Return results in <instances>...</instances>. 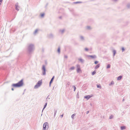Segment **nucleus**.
Here are the masks:
<instances>
[{"label":"nucleus","mask_w":130,"mask_h":130,"mask_svg":"<svg viewBox=\"0 0 130 130\" xmlns=\"http://www.w3.org/2000/svg\"><path fill=\"white\" fill-rule=\"evenodd\" d=\"M34 45L33 44H30L28 45L27 50L29 53H30L34 50Z\"/></svg>","instance_id":"obj_1"},{"label":"nucleus","mask_w":130,"mask_h":130,"mask_svg":"<svg viewBox=\"0 0 130 130\" xmlns=\"http://www.w3.org/2000/svg\"><path fill=\"white\" fill-rule=\"evenodd\" d=\"M42 83V80L39 81L34 86V88L35 89L38 88L41 85Z\"/></svg>","instance_id":"obj_2"},{"label":"nucleus","mask_w":130,"mask_h":130,"mask_svg":"<svg viewBox=\"0 0 130 130\" xmlns=\"http://www.w3.org/2000/svg\"><path fill=\"white\" fill-rule=\"evenodd\" d=\"M48 123L47 122L45 123L43 125V130H47L48 128Z\"/></svg>","instance_id":"obj_3"},{"label":"nucleus","mask_w":130,"mask_h":130,"mask_svg":"<svg viewBox=\"0 0 130 130\" xmlns=\"http://www.w3.org/2000/svg\"><path fill=\"white\" fill-rule=\"evenodd\" d=\"M17 83L19 87L22 86L24 84L23 79H22L21 80L18 82Z\"/></svg>","instance_id":"obj_4"},{"label":"nucleus","mask_w":130,"mask_h":130,"mask_svg":"<svg viewBox=\"0 0 130 130\" xmlns=\"http://www.w3.org/2000/svg\"><path fill=\"white\" fill-rule=\"evenodd\" d=\"M42 75H45L46 74V69L45 68V66L44 65H43L42 68Z\"/></svg>","instance_id":"obj_5"},{"label":"nucleus","mask_w":130,"mask_h":130,"mask_svg":"<svg viewBox=\"0 0 130 130\" xmlns=\"http://www.w3.org/2000/svg\"><path fill=\"white\" fill-rule=\"evenodd\" d=\"M15 9L17 11H19V9L20 7L18 6V3H17L15 5Z\"/></svg>","instance_id":"obj_6"},{"label":"nucleus","mask_w":130,"mask_h":130,"mask_svg":"<svg viewBox=\"0 0 130 130\" xmlns=\"http://www.w3.org/2000/svg\"><path fill=\"white\" fill-rule=\"evenodd\" d=\"M77 73H79L80 71H81V69L80 67V66L78 64L77 65Z\"/></svg>","instance_id":"obj_7"},{"label":"nucleus","mask_w":130,"mask_h":130,"mask_svg":"<svg viewBox=\"0 0 130 130\" xmlns=\"http://www.w3.org/2000/svg\"><path fill=\"white\" fill-rule=\"evenodd\" d=\"M79 38L80 41L82 42H84L85 41V38L83 36H79Z\"/></svg>","instance_id":"obj_8"},{"label":"nucleus","mask_w":130,"mask_h":130,"mask_svg":"<svg viewBox=\"0 0 130 130\" xmlns=\"http://www.w3.org/2000/svg\"><path fill=\"white\" fill-rule=\"evenodd\" d=\"M11 86L14 87H19L17 83L16 84H13L11 85Z\"/></svg>","instance_id":"obj_9"},{"label":"nucleus","mask_w":130,"mask_h":130,"mask_svg":"<svg viewBox=\"0 0 130 130\" xmlns=\"http://www.w3.org/2000/svg\"><path fill=\"white\" fill-rule=\"evenodd\" d=\"M92 96L90 95H85L84 96V98L87 99V100L89 99Z\"/></svg>","instance_id":"obj_10"},{"label":"nucleus","mask_w":130,"mask_h":130,"mask_svg":"<svg viewBox=\"0 0 130 130\" xmlns=\"http://www.w3.org/2000/svg\"><path fill=\"white\" fill-rule=\"evenodd\" d=\"M48 37L50 38H52L53 37V35L52 34H50L48 35Z\"/></svg>","instance_id":"obj_11"},{"label":"nucleus","mask_w":130,"mask_h":130,"mask_svg":"<svg viewBox=\"0 0 130 130\" xmlns=\"http://www.w3.org/2000/svg\"><path fill=\"white\" fill-rule=\"evenodd\" d=\"M65 31V29H60L59 30V32L61 33V34H63Z\"/></svg>","instance_id":"obj_12"},{"label":"nucleus","mask_w":130,"mask_h":130,"mask_svg":"<svg viewBox=\"0 0 130 130\" xmlns=\"http://www.w3.org/2000/svg\"><path fill=\"white\" fill-rule=\"evenodd\" d=\"M88 57H90L91 58H96V56L95 55H88Z\"/></svg>","instance_id":"obj_13"},{"label":"nucleus","mask_w":130,"mask_h":130,"mask_svg":"<svg viewBox=\"0 0 130 130\" xmlns=\"http://www.w3.org/2000/svg\"><path fill=\"white\" fill-rule=\"evenodd\" d=\"M47 103H45V104L44 105V107L42 109V112H43V110L46 107V106L47 105Z\"/></svg>","instance_id":"obj_14"},{"label":"nucleus","mask_w":130,"mask_h":130,"mask_svg":"<svg viewBox=\"0 0 130 130\" xmlns=\"http://www.w3.org/2000/svg\"><path fill=\"white\" fill-rule=\"evenodd\" d=\"M78 60L82 63H83L84 61V60L81 58H79Z\"/></svg>","instance_id":"obj_15"},{"label":"nucleus","mask_w":130,"mask_h":130,"mask_svg":"<svg viewBox=\"0 0 130 130\" xmlns=\"http://www.w3.org/2000/svg\"><path fill=\"white\" fill-rule=\"evenodd\" d=\"M122 78V76H120L118 77L117 79L118 80H120Z\"/></svg>","instance_id":"obj_16"},{"label":"nucleus","mask_w":130,"mask_h":130,"mask_svg":"<svg viewBox=\"0 0 130 130\" xmlns=\"http://www.w3.org/2000/svg\"><path fill=\"white\" fill-rule=\"evenodd\" d=\"M113 57H114V56H115V54L116 53V50H113Z\"/></svg>","instance_id":"obj_17"},{"label":"nucleus","mask_w":130,"mask_h":130,"mask_svg":"<svg viewBox=\"0 0 130 130\" xmlns=\"http://www.w3.org/2000/svg\"><path fill=\"white\" fill-rule=\"evenodd\" d=\"M38 31V29H36L35 31H34V35H36Z\"/></svg>","instance_id":"obj_18"},{"label":"nucleus","mask_w":130,"mask_h":130,"mask_svg":"<svg viewBox=\"0 0 130 130\" xmlns=\"http://www.w3.org/2000/svg\"><path fill=\"white\" fill-rule=\"evenodd\" d=\"M100 64H98V65H96L95 66V69H97L98 68H99V67H100Z\"/></svg>","instance_id":"obj_19"},{"label":"nucleus","mask_w":130,"mask_h":130,"mask_svg":"<svg viewBox=\"0 0 130 130\" xmlns=\"http://www.w3.org/2000/svg\"><path fill=\"white\" fill-rule=\"evenodd\" d=\"M54 77H55L54 76H53L52 77V78H51V79L50 82V84H51L52 83V82L53 81V80L54 78Z\"/></svg>","instance_id":"obj_20"},{"label":"nucleus","mask_w":130,"mask_h":130,"mask_svg":"<svg viewBox=\"0 0 130 130\" xmlns=\"http://www.w3.org/2000/svg\"><path fill=\"white\" fill-rule=\"evenodd\" d=\"M126 128V127L125 126H122L121 127V130H123L125 129Z\"/></svg>","instance_id":"obj_21"},{"label":"nucleus","mask_w":130,"mask_h":130,"mask_svg":"<svg viewBox=\"0 0 130 130\" xmlns=\"http://www.w3.org/2000/svg\"><path fill=\"white\" fill-rule=\"evenodd\" d=\"M127 7L128 8H130V3H128L127 5Z\"/></svg>","instance_id":"obj_22"},{"label":"nucleus","mask_w":130,"mask_h":130,"mask_svg":"<svg viewBox=\"0 0 130 130\" xmlns=\"http://www.w3.org/2000/svg\"><path fill=\"white\" fill-rule=\"evenodd\" d=\"M110 67H111L110 65V64H108L107 66L106 67V68L107 69L109 68H110Z\"/></svg>","instance_id":"obj_23"},{"label":"nucleus","mask_w":130,"mask_h":130,"mask_svg":"<svg viewBox=\"0 0 130 130\" xmlns=\"http://www.w3.org/2000/svg\"><path fill=\"white\" fill-rule=\"evenodd\" d=\"M75 69V67H73V66L71 67L69 70H74Z\"/></svg>","instance_id":"obj_24"},{"label":"nucleus","mask_w":130,"mask_h":130,"mask_svg":"<svg viewBox=\"0 0 130 130\" xmlns=\"http://www.w3.org/2000/svg\"><path fill=\"white\" fill-rule=\"evenodd\" d=\"M57 111L56 110H55V109L54 110V117H55V115H56V113L57 112Z\"/></svg>","instance_id":"obj_25"},{"label":"nucleus","mask_w":130,"mask_h":130,"mask_svg":"<svg viewBox=\"0 0 130 130\" xmlns=\"http://www.w3.org/2000/svg\"><path fill=\"white\" fill-rule=\"evenodd\" d=\"M96 71L95 70H94L92 73V75H94L96 73Z\"/></svg>","instance_id":"obj_26"},{"label":"nucleus","mask_w":130,"mask_h":130,"mask_svg":"<svg viewBox=\"0 0 130 130\" xmlns=\"http://www.w3.org/2000/svg\"><path fill=\"white\" fill-rule=\"evenodd\" d=\"M114 84V82L113 81H112L111 82V83L109 84V86H110L111 85H113Z\"/></svg>","instance_id":"obj_27"},{"label":"nucleus","mask_w":130,"mask_h":130,"mask_svg":"<svg viewBox=\"0 0 130 130\" xmlns=\"http://www.w3.org/2000/svg\"><path fill=\"white\" fill-rule=\"evenodd\" d=\"M57 52H58L59 54L60 52V48L59 47L57 50Z\"/></svg>","instance_id":"obj_28"},{"label":"nucleus","mask_w":130,"mask_h":130,"mask_svg":"<svg viewBox=\"0 0 130 130\" xmlns=\"http://www.w3.org/2000/svg\"><path fill=\"white\" fill-rule=\"evenodd\" d=\"M82 2H74V4H76L77 3H81Z\"/></svg>","instance_id":"obj_29"},{"label":"nucleus","mask_w":130,"mask_h":130,"mask_svg":"<svg viewBox=\"0 0 130 130\" xmlns=\"http://www.w3.org/2000/svg\"><path fill=\"white\" fill-rule=\"evenodd\" d=\"M75 114H73L72 116H71V118L73 119L74 118V117L75 116Z\"/></svg>","instance_id":"obj_30"},{"label":"nucleus","mask_w":130,"mask_h":130,"mask_svg":"<svg viewBox=\"0 0 130 130\" xmlns=\"http://www.w3.org/2000/svg\"><path fill=\"white\" fill-rule=\"evenodd\" d=\"M72 87L73 88H74V91H75L76 89V87H75V86H72Z\"/></svg>","instance_id":"obj_31"},{"label":"nucleus","mask_w":130,"mask_h":130,"mask_svg":"<svg viewBox=\"0 0 130 130\" xmlns=\"http://www.w3.org/2000/svg\"><path fill=\"white\" fill-rule=\"evenodd\" d=\"M44 15V13H42L41 14V17H43Z\"/></svg>","instance_id":"obj_32"},{"label":"nucleus","mask_w":130,"mask_h":130,"mask_svg":"<svg viewBox=\"0 0 130 130\" xmlns=\"http://www.w3.org/2000/svg\"><path fill=\"white\" fill-rule=\"evenodd\" d=\"M87 29H88L89 30L91 29V27L90 26H87Z\"/></svg>","instance_id":"obj_33"},{"label":"nucleus","mask_w":130,"mask_h":130,"mask_svg":"<svg viewBox=\"0 0 130 130\" xmlns=\"http://www.w3.org/2000/svg\"><path fill=\"white\" fill-rule=\"evenodd\" d=\"M113 116L112 115H111L110 117L109 118L110 119H111L113 118Z\"/></svg>","instance_id":"obj_34"},{"label":"nucleus","mask_w":130,"mask_h":130,"mask_svg":"<svg viewBox=\"0 0 130 130\" xmlns=\"http://www.w3.org/2000/svg\"><path fill=\"white\" fill-rule=\"evenodd\" d=\"M76 97H77V98H79V94H78V92L76 94Z\"/></svg>","instance_id":"obj_35"},{"label":"nucleus","mask_w":130,"mask_h":130,"mask_svg":"<svg viewBox=\"0 0 130 130\" xmlns=\"http://www.w3.org/2000/svg\"><path fill=\"white\" fill-rule=\"evenodd\" d=\"M97 87L98 88H101V86L100 85H97Z\"/></svg>","instance_id":"obj_36"},{"label":"nucleus","mask_w":130,"mask_h":130,"mask_svg":"<svg viewBox=\"0 0 130 130\" xmlns=\"http://www.w3.org/2000/svg\"><path fill=\"white\" fill-rule=\"evenodd\" d=\"M85 51H88V49L87 48H85Z\"/></svg>","instance_id":"obj_37"},{"label":"nucleus","mask_w":130,"mask_h":130,"mask_svg":"<svg viewBox=\"0 0 130 130\" xmlns=\"http://www.w3.org/2000/svg\"><path fill=\"white\" fill-rule=\"evenodd\" d=\"M98 62V61H95L94 62V63L95 64H97Z\"/></svg>","instance_id":"obj_38"},{"label":"nucleus","mask_w":130,"mask_h":130,"mask_svg":"<svg viewBox=\"0 0 130 130\" xmlns=\"http://www.w3.org/2000/svg\"><path fill=\"white\" fill-rule=\"evenodd\" d=\"M122 52H123L125 50L124 48L123 47H122Z\"/></svg>","instance_id":"obj_39"},{"label":"nucleus","mask_w":130,"mask_h":130,"mask_svg":"<svg viewBox=\"0 0 130 130\" xmlns=\"http://www.w3.org/2000/svg\"><path fill=\"white\" fill-rule=\"evenodd\" d=\"M64 58H68V56L67 55H65L64 56Z\"/></svg>","instance_id":"obj_40"},{"label":"nucleus","mask_w":130,"mask_h":130,"mask_svg":"<svg viewBox=\"0 0 130 130\" xmlns=\"http://www.w3.org/2000/svg\"><path fill=\"white\" fill-rule=\"evenodd\" d=\"M70 84V82H68L67 83V84L68 85H69Z\"/></svg>","instance_id":"obj_41"},{"label":"nucleus","mask_w":130,"mask_h":130,"mask_svg":"<svg viewBox=\"0 0 130 130\" xmlns=\"http://www.w3.org/2000/svg\"><path fill=\"white\" fill-rule=\"evenodd\" d=\"M89 112V111H88L86 112V114H87Z\"/></svg>","instance_id":"obj_42"},{"label":"nucleus","mask_w":130,"mask_h":130,"mask_svg":"<svg viewBox=\"0 0 130 130\" xmlns=\"http://www.w3.org/2000/svg\"><path fill=\"white\" fill-rule=\"evenodd\" d=\"M63 115H61L60 116L61 118H62L63 117Z\"/></svg>","instance_id":"obj_43"},{"label":"nucleus","mask_w":130,"mask_h":130,"mask_svg":"<svg viewBox=\"0 0 130 130\" xmlns=\"http://www.w3.org/2000/svg\"><path fill=\"white\" fill-rule=\"evenodd\" d=\"M118 0H113V1L115 2L117 1Z\"/></svg>","instance_id":"obj_44"},{"label":"nucleus","mask_w":130,"mask_h":130,"mask_svg":"<svg viewBox=\"0 0 130 130\" xmlns=\"http://www.w3.org/2000/svg\"><path fill=\"white\" fill-rule=\"evenodd\" d=\"M51 84H50V83H49V86L50 87L51 86Z\"/></svg>","instance_id":"obj_45"},{"label":"nucleus","mask_w":130,"mask_h":130,"mask_svg":"<svg viewBox=\"0 0 130 130\" xmlns=\"http://www.w3.org/2000/svg\"><path fill=\"white\" fill-rule=\"evenodd\" d=\"M11 90L12 91H13V90H14V89L13 88H12V89H11Z\"/></svg>","instance_id":"obj_46"},{"label":"nucleus","mask_w":130,"mask_h":130,"mask_svg":"<svg viewBox=\"0 0 130 130\" xmlns=\"http://www.w3.org/2000/svg\"><path fill=\"white\" fill-rule=\"evenodd\" d=\"M59 18L61 19L62 18V17L61 16H60L59 17Z\"/></svg>","instance_id":"obj_47"},{"label":"nucleus","mask_w":130,"mask_h":130,"mask_svg":"<svg viewBox=\"0 0 130 130\" xmlns=\"http://www.w3.org/2000/svg\"><path fill=\"white\" fill-rule=\"evenodd\" d=\"M3 0H0V2H2Z\"/></svg>","instance_id":"obj_48"},{"label":"nucleus","mask_w":130,"mask_h":130,"mask_svg":"<svg viewBox=\"0 0 130 130\" xmlns=\"http://www.w3.org/2000/svg\"><path fill=\"white\" fill-rule=\"evenodd\" d=\"M124 101V99H123L122 100V101L123 102Z\"/></svg>","instance_id":"obj_49"},{"label":"nucleus","mask_w":130,"mask_h":130,"mask_svg":"<svg viewBox=\"0 0 130 130\" xmlns=\"http://www.w3.org/2000/svg\"><path fill=\"white\" fill-rule=\"evenodd\" d=\"M48 96H49V95H48V96L47 97V98H46V100H47V99L48 97Z\"/></svg>","instance_id":"obj_50"},{"label":"nucleus","mask_w":130,"mask_h":130,"mask_svg":"<svg viewBox=\"0 0 130 130\" xmlns=\"http://www.w3.org/2000/svg\"><path fill=\"white\" fill-rule=\"evenodd\" d=\"M24 92L23 93V94H23H23H24Z\"/></svg>","instance_id":"obj_51"},{"label":"nucleus","mask_w":130,"mask_h":130,"mask_svg":"<svg viewBox=\"0 0 130 130\" xmlns=\"http://www.w3.org/2000/svg\"><path fill=\"white\" fill-rule=\"evenodd\" d=\"M25 90H26V89H25L24 90V92H25Z\"/></svg>","instance_id":"obj_52"},{"label":"nucleus","mask_w":130,"mask_h":130,"mask_svg":"<svg viewBox=\"0 0 130 130\" xmlns=\"http://www.w3.org/2000/svg\"><path fill=\"white\" fill-rule=\"evenodd\" d=\"M54 87L53 88V89H54Z\"/></svg>","instance_id":"obj_53"},{"label":"nucleus","mask_w":130,"mask_h":130,"mask_svg":"<svg viewBox=\"0 0 130 130\" xmlns=\"http://www.w3.org/2000/svg\"><path fill=\"white\" fill-rule=\"evenodd\" d=\"M90 104L91 105V104Z\"/></svg>","instance_id":"obj_54"},{"label":"nucleus","mask_w":130,"mask_h":130,"mask_svg":"<svg viewBox=\"0 0 130 130\" xmlns=\"http://www.w3.org/2000/svg\"><path fill=\"white\" fill-rule=\"evenodd\" d=\"M42 114H41V116H42Z\"/></svg>","instance_id":"obj_55"}]
</instances>
